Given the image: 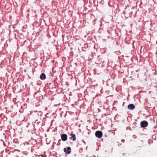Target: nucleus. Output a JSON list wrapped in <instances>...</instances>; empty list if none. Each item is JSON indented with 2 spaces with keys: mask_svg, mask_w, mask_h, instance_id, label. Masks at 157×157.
<instances>
[{
  "mask_svg": "<svg viewBox=\"0 0 157 157\" xmlns=\"http://www.w3.org/2000/svg\"><path fill=\"white\" fill-rule=\"evenodd\" d=\"M71 136L72 138H73V141H75L76 140V138L75 137V135L74 134L71 133Z\"/></svg>",
  "mask_w": 157,
  "mask_h": 157,
  "instance_id": "nucleus-7",
  "label": "nucleus"
},
{
  "mask_svg": "<svg viewBox=\"0 0 157 157\" xmlns=\"http://www.w3.org/2000/svg\"><path fill=\"white\" fill-rule=\"evenodd\" d=\"M102 135V132L101 131H98L96 132L95 133V136L98 138H101Z\"/></svg>",
  "mask_w": 157,
  "mask_h": 157,
  "instance_id": "nucleus-1",
  "label": "nucleus"
},
{
  "mask_svg": "<svg viewBox=\"0 0 157 157\" xmlns=\"http://www.w3.org/2000/svg\"><path fill=\"white\" fill-rule=\"evenodd\" d=\"M40 79L42 80H44L46 79V76L45 74L44 73H42L40 76Z\"/></svg>",
  "mask_w": 157,
  "mask_h": 157,
  "instance_id": "nucleus-6",
  "label": "nucleus"
},
{
  "mask_svg": "<svg viewBox=\"0 0 157 157\" xmlns=\"http://www.w3.org/2000/svg\"><path fill=\"white\" fill-rule=\"evenodd\" d=\"M128 108L130 110H133L135 108L134 105L133 104H130L128 105Z\"/></svg>",
  "mask_w": 157,
  "mask_h": 157,
  "instance_id": "nucleus-5",
  "label": "nucleus"
},
{
  "mask_svg": "<svg viewBox=\"0 0 157 157\" xmlns=\"http://www.w3.org/2000/svg\"><path fill=\"white\" fill-rule=\"evenodd\" d=\"M61 141V140H60V139H59V141Z\"/></svg>",
  "mask_w": 157,
  "mask_h": 157,
  "instance_id": "nucleus-9",
  "label": "nucleus"
},
{
  "mask_svg": "<svg viewBox=\"0 0 157 157\" xmlns=\"http://www.w3.org/2000/svg\"><path fill=\"white\" fill-rule=\"evenodd\" d=\"M71 150V148L70 147H68L67 148V149L65 148H64V151L67 154H69L71 153V151H70Z\"/></svg>",
  "mask_w": 157,
  "mask_h": 157,
  "instance_id": "nucleus-4",
  "label": "nucleus"
},
{
  "mask_svg": "<svg viewBox=\"0 0 157 157\" xmlns=\"http://www.w3.org/2000/svg\"><path fill=\"white\" fill-rule=\"evenodd\" d=\"M72 137H70V138H69V139H72Z\"/></svg>",
  "mask_w": 157,
  "mask_h": 157,
  "instance_id": "nucleus-8",
  "label": "nucleus"
},
{
  "mask_svg": "<svg viewBox=\"0 0 157 157\" xmlns=\"http://www.w3.org/2000/svg\"><path fill=\"white\" fill-rule=\"evenodd\" d=\"M67 135L65 134H63L61 135V138L63 141H66L67 140Z\"/></svg>",
  "mask_w": 157,
  "mask_h": 157,
  "instance_id": "nucleus-3",
  "label": "nucleus"
},
{
  "mask_svg": "<svg viewBox=\"0 0 157 157\" xmlns=\"http://www.w3.org/2000/svg\"><path fill=\"white\" fill-rule=\"evenodd\" d=\"M148 122L145 121H142L140 123V125L141 127L143 128L147 127L148 125Z\"/></svg>",
  "mask_w": 157,
  "mask_h": 157,
  "instance_id": "nucleus-2",
  "label": "nucleus"
},
{
  "mask_svg": "<svg viewBox=\"0 0 157 157\" xmlns=\"http://www.w3.org/2000/svg\"><path fill=\"white\" fill-rule=\"evenodd\" d=\"M60 143L59 144V145H60Z\"/></svg>",
  "mask_w": 157,
  "mask_h": 157,
  "instance_id": "nucleus-10",
  "label": "nucleus"
}]
</instances>
